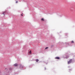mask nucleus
Returning a JSON list of instances; mask_svg holds the SVG:
<instances>
[{"mask_svg": "<svg viewBox=\"0 0 75 75\" xmlns=\"http://www.w3.org/2000/svg\"><path fill=\"white\" fill-rule=\"evenodd\" d=\"M72 62V59H70L69 60V61H68V64H71V62Z\"/></svg>", "mask_w": 75, "mask_h": 75, "instance_id": "1", "label": "nucleus"}, {"mask_svg": "<svg viewBox=\"0 0 75 75\" xmlns=\"http://www.w3.org/2000/svg\"><path fill=\"white\" fill-rule=\"evenodd\" d=\"M55 58L57 59H60V58L59 57H56Z\"/></svg>", "mask_w": 75, "mask_h": 75, "instance_id": "2", "label": "nucleus"}, {"mask_svg": "<svg viewBox=\"0 0 75 75\" xmlns=\"http://www.w3.org/2000/svg\"><path fill=\"white\" fill-rule=\"evenodd\" d=\"M14 66H15V67H17L18 66V64H15L14 65Z\"/></svg>", "mask_w": 75, "mask_h": 75, "instance_id": "3", "label": "nucleus"}, {"mask_svg": "<svg viewBox=\"0 0 75 75\" xmlns=\"http://www.w3.org/2000/svg\"><path fill=\"white\" fill-rule=\"evenodd\" d=\"M9 70H10L11 71L12 69H13V68L12 67L10 68L9 69Z\"/></svg>", "mask_w": 75, "mask_h": 75, "instance_id": "4", "label": "nucleus"}, {"mask_svg": "<svg viewBox=\"0 0 75 75\" xmlns=\"http://www.w3.org/2000/svg\"><path fill=\"white\" fill-rule=\"evenodd\" d=\"M29 54H31V50L30 51Z\"/></svg>", "mask_w": 75, "mask_h": 75, "instance_id": "5", "label": "nucleus"}, {"mask_svg": "<svg viewBox=\"0 0 75 75\" xmlns=\"http://www.w3.org/2000/svg\"><path fill=\"white\" fill-rule=\"evenodd\" d=\"M38 61H39L38 59H36V61L37 62H38Z\"/></svg>", "mask_w": 75, "mask_h": 75, "instance_id": "6", "label": "nucleus"}, {"mask_svg": "<svg viewBox=\"0 0 75 75\" xmlns=\"http://www.w3.org/2000/svg\"><path fill=\"white\" fill-rule=\"evenodd\" d=\"M41 20H42V21H44V18H42Z\"/></svg>", "mask_w": 75, "mask_h": 75, "instance_id": "7", "label": "nucleus"}, {"mask_svg": "<svg viewBox=\"0 0 75 75\" xmlns=\"http://www.w3.org/2000/svg\"><path fill=\"white\" fill-rule=\"evenodd\" d=\"M5 12H4L3 13V14H4V15L5 14Z\"/></svg>", "mask_w": 75, "mask_h": 75, "instance_id": "8", "label": "nucleus"}, {"mask_svg": "<svg viewBox=\"0 0 75 75\" xmlns=\"http://www.w3.org/2000/svg\"><path fill=\"white\" fill-rule=\"evenodd\" d=\"M48 47H46L45 48V49L46 50L47 49H48Z\"/></svg>", "mask_w": 75, "mask_h": 75, "instance_id": "9", "label": "nucleus"}, {"mask_svg": "<svg viewBox=\"0 0 75 75\" xmlns=\"http://www.w3.org/2000/svg\"><path fill=\"white\" fill-rule=\"evenodd\" d=\"M71 43H74V41H71Z\"/></svg>", "mask_w": 75, "mask_h": 75, "instance_id": "10", "label": "nucleus"}, {"mask_svg": "<svg viewBox=\"0 0 75 75\" xmlns=\"http://www.w3.org/2000/svg\"><path fill=\"white\" fill-rule=\"evenodd\" d=\"M18 3V1H16V3Z\"/></svg>", "mask_w": 75, "mask_h": 75, "instance_id": "11", "label": "nucleus"}, {"mask_svg": "<svg viewBox=\"0 0 75 75\" xmlns=\"http://www.w3.org/2000/svg\"><path fill=\"white\" fill-rule=\"evenodd\" d=\"M21 16H23V14H21Z\"/></svg>", "mask_w": 75, "mask_h": 75, "instance_id": "12", "label": "nucleus"}, {"mask_svg": "<svg viewBox=\"0 0 75 75\" xmlns=\"http://www.w3.org/2000/svg\"><path fill=\"white\" fill-rule=\"evenodd\" d=\"M45 69H46V68H45Z\"/></svg>", "mask_w": 75, "mask_h": 75, "instance_id": "13", "label": "nucleus"}]
</instances>
